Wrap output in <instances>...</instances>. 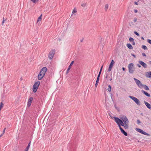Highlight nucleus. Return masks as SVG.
<instances>
[{"instance_id":"nucleus-1","label":"nucleus","mask_w":151,"mask_h":151,"mask_svg":"<svg viewBox=\"0 0 151 151\" xmlns=\"http://www.w3.org/2000/svg\"><path fill=\"white\" fill-rule=\"evenodd\" d=\"M115 121L118 125V127H124L125 129L129 128L128 119L127 116L125 115H122L120 117V119L118 117H114Z\"/></svg>"},{"instance_id":"nucleus-2","label":"nucleus","mask_w":151,"mask_h":151,"mask_svg":"<svg viewBox=\"0 0 151 151\" xmlns=\"http://www.w3.org/2000/svg\"><path fill=\"white\" fill-rule=\"evenodd\" d=\"M47 71L46 67L43 68L40 70L38 76V79L39 80H41L45 76Z\"/></svg>"},{"instance_id":"nucleus-3","label":"nucleus","mask_w":151,"mask_h":151,"mask_svg":"<svg viewBox=\"0 0 151 151\" xmlns=\"http://www.w3.org/2000/svg\"><path fill=\"white\" fill-rule=\"evenodd\" d=\"M129 72L130 73H133L134 71V64L132 63L129 64L128 65Z\"/></svg>"},{"instance_id":"nucleus-4","label":"nucleus","mask_w":151,"mask_h":151,"mask_svg":"<svg viewBox=\"0 0 151 151\" xmlns=\"http://www.w3.org/2000/svg\"><path fill=\"white\" fill-rule=\"evenodd\" d=\"M134 79L136 84L139 88H143L144 85L140 81L135 78H134Z\"/></svg>"},{"instance_id":"nucleus-5","label":"nucleus","mask_w":151,"mask_h":151,"mask_svg":"<svg viewBox=\"0 0 151 151\" xmlns=\"http://www.w3.org/2000/svg\"><path fill=\"white\" fill-rule=\"evenodd\" d=\"M40 84L39 81L36 82L34 84L33 87V91L35 93L37 89H38L39 86Z\"/></svg>"},{"instance_id":"nucleus-6","label":"nucleus","mask_w":151,"mask_h":151,"mask_svg":"<svg viewBox=\"0 0 151 151\" xmlns=\"http://www.w3.org/2000/svg\"><path fill=\"white\" fill-rule=\"evenodd\" d=\"M129 97L133 100L138 105H140V103L139 101L137 98L132 96H129Z\"/></svg>"},{"instance_id":"nucleus-7","label":"nucleus","mask_w":151,"mask_h":151,"mask_svg":"<svg viewBox=\"0 0 151 151\" xmlns=\"http://www.w3.org/2000/svg\"><path fill=\"white\" fill-rule=\"evenodd\" d=\"M55 50L54 49L51 50L49 52L48 58L50 60H51L52 59L54 54L55 53Z\"/></svg>"},{"instance_id":"nucleus-8","label":"nucleus","mask_w":151,"mask_h":151,"mask_svg":"<svg viewBox=\"0 0 151 151\" xmlns=\"http://www.w3.org/2000/svg\"><path fill=\"white\" fill-rule=\"evenodd\" d=\"M136 129L137 132L141 133V134H142L147 136H149L150 135L149 134H148L146 132H145L143 130L140 129L136 128Z\"/></svg>"},{"instance_id":"nucleus-9","label":"nucleus","mask_w":151,"mask_h":151,"mask_svg":"<svg viewBox=\"0 0 151 151\" xmlns=\"http://www.w3.org/2000/svg\"><path fill=\"white\" fill-rule=\"evenodd\" d=\"M114 63H115V62L113 60H112L111 61V62L109 65V68L108 69V71L110 72L111 71V70L112 69V67L113 65L114 64Z\"/></svg>"},{"instance_id":"nucleus-10","label":"nucleus","mask_w":151,"mask_h":151,"mask_svg":"<svg viewBox=\"0 0 151 151\" xmlns=\"http://www.w3.org/2000/svg\"><path fill=\"white\" fill-rule=\"evenodd\" d=\"M33 98L32 97H30L29 98V99L28 100V102H27V106L29 107L32 103V102L33 100Z\"/></svg>"},{"instance_id":"nucleus-11","label":"nucleus","mask_w":151,"mask_h":151,"mask_svg":"<svg viewBox=\"0 0 151 151\" xmlns=\"http://www.w3.org/2000/svg\"><path fill=\"white\" fill-rule=\"evenodd\" d=\"M119 127L122 133L125 136H127L128 135L127 133L124 131V130L122 128L121 126Z\"/></svg>"},{"instance_id":"nucleus-12","label":"nucleus","mask_w":151,"mask_h":151,"mask_svg":"<svg viewBox=\"0 0 151 151\" xmlns=\"http://www.w3.org/2000/svg\"><path fill=\"white\" fill-rule=\"evenodd\" d=\"M139 63L142 66H143L145 68H147V65L146 64L144 63L143 62L139 60Z\"/></svg>"},{"instance_id":"nucleus-13","label":"nucleus","mask_w":151,"mask_h":151,"mask_svg":"<svg viewBox=\"0 0 151 151\" xmlns=\"http://www.w3.org/2000/svg\"><path fill=\"white\" fill-rule=\"evenodd\" d=\"M74 63L73 61H72L71 63H70V65H69L68 68V69H67L66 72V74H68L69 72V70H70V69L71 68V67L72 65L73 64V63Z\"/></svg>"},{"instance_id":"nucleus-14","label":"nucleus","mask_w":151,"mask_h":151,"mask_svg":"<svg viewBox=\"0 0 151 151\" xmlns=\"http://www.w3.org/2000/svg\"><path fill=\"white\" fill-rule=\"evenodd\" d=\"M145 75V76L147 78H151V71H149L146 72Z\"/></svg>"},{"instance_id":"nucleus-15","label":"nucleus","mask_w":151,"mask_h":151,"mask_svg":"<svg viewBox=\"0 0 151 151\" xmlns=\"http://www.w3.org/2000/svg\"><path fill=\"white\" fill-rule=\"evenodd\" d=\"M144 103L145 105L147 107V108L149 109H151V106L149 103H148V102H147L146 101H144Z\"/></svg>"},{"instance_id":"nucleus-16","label":"nucleus","mask_w":151,"mask_h":151,"mask_svg":"<svg viewBox=\"0 0 151 151\" xmlns=\"http://www.w3.org/2000/svg\"><path fill=\"white\" fill-rule=\"evenodd\" d=\"M141 92L143 93L145 96L148 97H150V95L147 93L146 91H144V90H141Z\"/></svg>"},{"instance_id":"nucleus-17","label":"nucleus","mask_w":151,"mask_h":151,"mask_svg":"<svg viewBox=\"0 0 151 151\" xmlns=\"http://www.w3.org/2000/svg\"><path fill=\"white\" fill-rule=\"evenodd\" d=\"M42 16V14H41L40 16L38 18L37 22V23H38L39 22H40L41 20Z\"/></svg>"},{"instance_id":"nucleus-18","label":"nucleus","mask_w":151,"mask_h":151,"mask_svg":"<svg viewBox=\"0 0 151 151\" xmlns=\"http://www.w3.org/2000/svg\"><path fill=\"white\" fill-rule=\"evenodd\" d=\"M127 47L130 49H133V47L131 44L130 43H128L127 44Z\"/></svg>"},{"instance_id":"nucleus-19","label":"nucleus","mask_w":151,"mask_h":151,"mask_svg":"<svg viewBox=\"0 0 151 151\" xmlns=\"http://www.w3.org/2000/svg\"><path fill=\"white\" fill-rule=\"evenodd\" d=\"M143 87H144L145 88V89L146 90H149V88L148 87L145 85H144Z\"/></svg>"},{"instance_id":"nucleus-20","label":"nucleus","mask_w":151,"mask_h":151,"mask_svg":"<svg viewBox=\"0 0 151 151\" xmlns=\"http://www.w3.org/2000/svg\"><path fill=\"white\" fill-rule=\"evenodd\" d=\"M108 91L109 92H110L111 91V87L110 85H109L108 86V88L107 89Z\"/></svg>"},{"instance_id":"nucleus-21","label":"nucleus","mask_w":151,"mask_h":151,"mask_svg":"<svg viewBox=\"0 0 151 151\" xmlns=\"http://www.w3.org/2000/svg\"><path fill=\"white\" fill-rule=\"evenodd\" d=\"M103 67V65H102V66L101 67V68L100 69V70L99 71V74L98 75H99V76H100V75H101V71H102Z\"/></svg>"},{"instance_id":"nucleus-22","label":"nucleus","mask_w":151,"mask_h":151,"mask_svg":"<svg viewBox=\"0 0 151 151\" xmlns=\"http://www.w3.org/2000/svg\"><path fill=\"white\" fill-rule=\"evenodd\" d=\"M142 48L144 49L145 50H147L148 49L147 47L145 45H143L142 46Z\"/></svg>"},{"instance_id":"nucleus-23","label":"nucleus","mask_w":151,"mask_h":151,"mask_svg":"<svg viewBox=\"0 0 151 151\" xmlns=\"http://www.w3.org/2000/svg\"><path fill=\"white\" fill-rule=\"evenodd\" d=\"M108 8V4H106L105 5V9L106 11Z\"/></svg>"},{"instance_id":"nucleus-24","label":"nucleus","mask_w":151,"mask_h":151,"mask_svg":"<svg viewBox=\"0 0 151 151\" xmlns=\"http://www.w3.org/2000/svg\"><path fill=\"white\" fill-rule=\"evenodd\" d=\"M33 2L35 3H37L39 0H31Z\"/></svg>"},{"instance_id":"nucleus-25","label":"nucleus","mask_w":151,"mask_h":151,"mask_svg":"<svg viewBox=\"0 0 151 151\" xmlns=\"http://www.w3.org/2000/svg\"><path fill=\"white\" fill-rule=\"evenodd\" d=\"M6 20H7L6 19H5L4 17H3L2 23V25H3L4 23V22L6 21Z\"/></svg>"},{"instance_id":"nucleus-26","label":"nucleus","mask_w":151,"mask_h":151,"mask_svg":"<svg viewBox=\"0 0 151 151\" xmlns=\"http://www.w3.org/2000/svg\"><path fill=\"white\" fill-rule=\"evenodd\" d=\"M129 41L131 42H132L133 41H134V39L132 38V37H130L129 38Z\"/></svg>"},{"instance_id":"nucleus-27","label":"nucleus","mask_w":151,"mask_h":151,"mask_svg":"<svg viewBox=\"0 0 151 151\" xmlns=\"http://www.w3.org/2000/svg\"><path fill=\"white\" fill-rule=\"evenodd\" d=\"M76 12H77V11H76V9L75 8H74L72 11V13L74 14V13H76Z\"/></svg>"},{"instance_id":"nucleus-28","label":"nucleus","mask_w":151,"mask_h":151,"mask_svg":"<svg viewBox=\"0 0 151 151\" xmlns=\"http://www.w3.org/2000/svg\"><path fill=\"white\" fill-rule=\"evenodd\" d=\"M100 77V76L98 75V76L97 77V79H96V81H97L99 82Z\"/></svg>"},{"instance_id":"nucleus-29","label":"nucleus","mask_w":151,"mask_h":151,"mask_svg":"<svg viewBox=\"0 0 151 151\" xmlns=\"http://www.w3.org/2000/svg\"><path fill=\"white\" fill-rule=\"evenodd\" d=\"M134 33L136 35H137L138 36H139V34L136 31H134Z\"/></svg>"},{"instance_id":"nucleus-30","label":"nucleus","mask_w":151,"mask_h":151,"mask_svg":"<svg viewBox=\"0 0 151 151\" xmlns=\"http://www.w3.org/2000/svg\"><path fill=\"white\" fill-rule=\"evenodd\" d=\"M31 142V141H30L29 142V143L27 146V148H28L29 149V147L30 145Z\"/></svg>"},{"instance_id":"nucleus-31","label":"nucleus","mask_w":151,"mask_h":151,"mask_svg":"<svg viewBox=\"0 0 151 151\" xmlns=\"http://www.w3.org/2000/svg\"><path fill=\"white\" fill-rule=\"evenodd\" d=\"M147 42H148L149 43L151 44V40L150 39H147Z\"/></svg>"},{"instance_id":"nucleus-32","label":"nucleus","mask_w":151,"mask_h":151,"mask_svg":"<svg viewBox=\"0 0 151 151\" xmlns=\"http://www.w3.org/2000/svg\"><path fill=\"white\" fill-rule=\"evenodd\" d=\"M141 121L137 119V124H140L141 123Z\"/></svg>"},{"instance_id":"nucleus-33","label":"nucleus","mask_w":151,"mask_h":151,"mask_svg":"<svg viewBox=\"0 0 151 151\" xmlns=\"http://www.w3.org/2000/svg\"><path fill=\"white\" fill-rule=\"evenodd\" d=\"M81 6H82V7H85L86 5V3H83V4H81Z\"/></svg>"},{"instance_id":"nucleus-34","label":"nucleus","mask_w":151,"mask_h":151,"mask_svg":"<svg viewBox=\"0 0 151 151\" xmlns=\"http://www.w3.org/2000/svg\"><path fill=\"white\" fill-rule=\"evenodd\" d=\"M99 82L98 81H96V84H95V86L96 87L97 86L99 83Z\"/></svg>"},{"instance_id":"nucleus-35","label":"nucleus","mask_w":151,"mask_h":151,"mask_svg":"<svg viewBox=\"0 0 151 151\" xmlns=\"http://www.w3.org/2000/svg\"><path fill=\"white\" fill-rule=\"evenodd\" d=\"M137 21V19L135 17L134 18L133 21L134 22H136Z\"/></svg>"},{"instance_id":"nucleus-36","label":"nucleus","mask_w":151,"mask_h":151,"mask_svg":"<svg viewBox=\"0 0 151 151\" xmlns=\"http://www.w3.org/2000/svg\"><path fill=\"white\" fill-rule=\"evenodd\" d=\"M5 129H6V128H4V130H3V133H3V134H4V133H5Z\"/></svg>"},{"instance_id":"nucleus-37","label":"nucleus","mask_w":151,"mask_h":151,"mask_svg":"<svg viewBox=\"0 0 151 151\" xmlns=\"http://www.w3.org/2000/svg\"><path fill=\"white\" fill-rule=\"evenodd\" d=\"M142 55L144 57H145L146 56V54L145 53H142Z\"/></svg>"},{"instance_id":"nucleus-38","label":"nucleus","mask_w":151,"mask_h":151,"mask_svg":"<svg viewBox=\"0 0 151 151\" xmlns=\"http://www.w3.org/2000/svg\"><path fill=\"white\" fill-rule=\"evenodd\" d=\"M131 55L132 56H133L134 58H136V56L135 55L133 54H132Z\"/></svg>"},{"instance_id":"nucleus-39","label":"nucleus","mask_w":151,"mask_h":151,"mask_svg":"<svg viewBox=\"0 0 151 151\" xmlns=\"http://www.w3.org/2000/svg\"><path fill=\"white\" fill-rule=\"evenodd\" d=\"M105 76H105V78H107V77H108V74L107 73H106V75H105Z\"/></svg>"},{"instance_id":"nucleus-40","label":"nucleus","mask_w":151,"mask_h":151,"mask_svg":"<svg viewBox=\"0 0 151 151\" xmlns=\"http://www.w3.org/2000/svg\"><path fill=\"white\" fill-rule=\"evenodd\" d=\"M135 43L134 41L132 42V45H135Z\"/></svg>"},{"instance_id":"nucleus-41","label":"nucleus","mask_w":151,"mask_h":151,"mask_svg":"<svg viewBox=\"0 0 151 151\" xmlns=\"http://www.w3.org/2000/svg\"><path fill=\"white\" fill-rule=\"evenodd\" d=\"M138 67L139 68H140L141 67V66L139 64H138L137 65Z\"/></svg>"},{"instance_id":"nucleus-42","label":"nucleus","mask_w":151,"mask_h":151,"mask_svg":"<svg viewBox=\"0 0 151 151\" xmlns=\"http://www.w3.org/2000/svg\"><path fill=\"white\" fill-rule=\"evenodd\" d=\"M137 9H135L134 10V12L135 13H137Z\"/></svg>"},{"instance_id":"nucleus-43","label":"nucleus","mask_w":151,"mask_h":151,"mask_svg":"<svg viewBox=\"0 0 151 151\" xmlns=\"http://www.w3.org/2000/svg\"><path fill=\"white\" fill-rule=\"evenodd\" d=\"M134 4H135V5H138V4L137 3V2L136 1L135 2H134Z\"/></svg>"},{"instance_id":"nucleus-44","label":"nucleus","mask_w":151,"mask_h":151,"mask_svg":"<svg viewBox=\"0 0 151 151\" xmlns=\"http://www.w3.org/2000/svg\"><path fill=\"white\" fill-rule=\"evenodd\" d=\"M122 69L123 71H125V69L124 67L122 68Z\"/></svg>"},{"instance_id":"nucleus-45","label":"nucleus","mask_w":151,"mask_h":151,"mask_svg":"<svg viewBox=\"0 0 151 151\" xmlns=\"http://www.w3.org/2000/svg\"><path fill=\"white\" fill-rule=\"evenodd\" d=\"M141 39L143 40H144V37H141Z\"/></svg>"},{"instance_id":"nucleus-46","label":"nucleus","mask_w":151,"mask_h":151,"mask_svg":"<svg viewBox=\"0 0 151 151\" xmlns=\"http://www.w3.org/2000/svg\"><path fill=\"white\" fill-rule=\"evenodd\" d=\"M4 134H3V133H2V134L1 135H0V137H1V136H2V135Z\"/></svg>"},{"instance_id":"nucleus-47","label":"nucleus","mask_w":151,"mask_h":151,"mask_svg":"<svg viewBox=\"0 0 151 151\" xmlns=\"http://www.w3.org/2000/svg\"><path fill=\"white\" fill-rule=\"evenodd\" d=\"M83 39H82L81 40V42H82L83 41Z\"/></svg>"},{"instance_id":"nucleus-48","label":"nucleus","mask_w":151,"mask_h":151,"mask_svg":"<svg viewBox=\"0 0 151 151\" xmlns=\"http://www.w3.org/2000/svg\"><path fill=\"white\" fill-rule=\"evenodd\" d=\"M28 150H27L26 148H25L24 151H28Z\"/></svg>"},{"instance_id":"nucleus-49","label":"nucleus","mask_w":151,"mask_h":151,"mask_svg":"<svg viewBox=\"0 0 151 151\" xmlns=\"http://www.w3.org/2000/svg\"><path fill=\"white\" fill-rule=\"evenodd\" d=\"M27 150H28L29 149L28 148H27L26 147V148Z\"/></svg>"},{"instance_id":"nucleus-50","label":"nucleus","mask_w":151,"mask_h":151,"mask_svg":"<svg viewBox=\"0 0 151 151\" xmlns=\"http://www.w3.org/2000/svg\"><path fill=\"white\" fill-rule=\"evenodd\" d=\"M20 80L21 81L22 80V78H21Z\"/></svg>"},{"instance_id":"nucleus-51","label":"nucleus","mask_w":151,"mask_h":151,"mask_svg":"<svg viewBox=\"0 0 151 151\" xmlns=\"http://www.w3.org/2000/svg\"><path fill=\"white\" fill-rule=\"evenodd\" d=\"M150 63L151 64V61H150Z\"/></svg>"}]
</instances>
